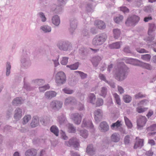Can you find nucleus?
<instances>
[{"label":"nucleus","instance_id":"0eeeda50","mask_svg":"<svg viewBox=\"0 0 156 156\" xmlns=\"http://www.w3.org/2000/svg\"><path fill=\"white\" fill-rule=\"evenodd\" d=\"M65 144L68 146H72L75 148H78L80 146L78 140L76 138L74 137H72L69 141H65Z\"/></svg>","mask_w":156,"mask_h":156},{"label":"nucleus","instance_id":"6ab92c4d","mask_svg":"<svg viewBox=\"0 0 156 156\" xmlns=\"http://www.w3.org/2000/svg\"><path fill=\"white\" fill-rule=\"evenodd\" d=\"M52 23L56 26H58L60 23V21L59 16L57 15H55L52 17Z\"/></svg>","mask_w":156,"mask_h":156},{"label":"nucleus","instance_id":"dca6fc26","mask_svg":"<svg viewBox=\"0 0 156 156\" xmlns=\"http://www.w3.org/2000/svg\"><path fill=\"white\" fill-rule=\"evenodd\" d=\"M95 149L94 148L92 144H89L87 146L86 152L88 154L92 156L95 154Z\"/></svg>","mask_w":156,"mask_h":156},{"label":"nucleus","instance_id":"7ed1b4c3","mask_svg":"<svg viewBox=\"0 0 156 156\" xmlns=\"http://www.w3.org/2000/svg\"><path fill=\"white\" fill-rule=\"evenodd\" d=\"M107 36L105 34L102 33L95 36L92 41V44L94 46L100 45L106 40Z\"/></svg>","mask_w":156,"mask_h":156},{"label":"nucleus","instance_id":"6e6552de","mask_svg":"<svg viewBox=\"0 0 156 156\" xmlns=\"http://www.w3.org/2000/svg\"><path fill=\"white\" fill-rule=\"evenodd\" d=\"M83 115L77 113L72 114L71 117L73 122L76 124L79 125L81 121Z\"/></svg>","mask_w":156,"mask_h":156},{"label":"nucleus","instance_id":"412c9836","mask_svg":"<svg viewBox=\"0 0 156 156\" xmlns=\"http://www.w3.org/2000/svg\"><path fill=\"white\" fill-rule=\"evenodd\" d=\"M148 36L145 37L144 40L146 41V42H152L155 38V35L152 33L148 32Z\"/></svg>","mask_w":156,"mask_h":156},{"label":"nucleus","instance_id":"f3484780","mask_svg":"<svg viewBox=\"0 0 156 156\" xmlns=\"http://www.w3.org/2000/svg\"><path fill=\"white\" fill-rule=\"evenodd\" d=\"M37 153V150L32 148L27 150L25 152V155L26 156H36Z\"/></svg>","mask_w":156,"mask_h":156},{"label":"nucleus","instance_id":"79ce46f5","mask_svg":"<svg viewBox=\"0 0 156 156\" xmlns=\"http://www.w3.org/2000/svg\"><path fill=\"white\" fill-rule=\"evenodd\" d=\"M31 116L30 115H27L25 116L23 119L22 124L25 125L27 123L30 119Z\"/></svg>","mask_w":156,"mask_h":156},{"label":"nucleus","instance_id":"c03bdc74","mask_svg":"<svg viewBox=\"0 0 156 156\" xmlns=\"http://www.w3.org/2000/svg\"><path fill=\"white\" fill-rule=\"evenodd\" d=\"M123 17L122 15H119L114 19V20L115 23L119 24L123 20Z\"/></svg>","mask_w":156,"mask_h":156},{"label":"nucleus","instance_id":"c756f323","mask_svg":"<svg viewBox=\"0 0 156 156\" xmlns=\"http://www.w3.org/2000/svg\"><path fill=\"white\" fill-rule=\"evenodd\" d=\"M121 121L119 120L113 123L111 126V128L112 129L114 128L118 129L119 127L122 126L121 123Z\"/></svg>","mask_w":156,"mask_h":156},{"label":"nucleus","instance_id":"2eb2a0df","mask_svg":"<svg viewBox=\"0 0 156 156\" xmlns=\"http://www.w3.org/2000/svg\"><path fill=\"white\" fill-rule=\"evenodd\" d=\"M81 126L83 127H89L90 128H93L94 127L93 124L90 121H87L85 119L83 120Z\"/></svg>","mask_w":156,"mask_h":156},{"label":"nucleus","instance_id":"1a4fd4ad","mask_svg":"<svg viewBox=\"0 0 156 156\" xmlns=\"http://www.w3.org/2000/svg\"><path fill=\"white\" fill-rule=\"evenodd\" d=\"M78 22L75 18H72L70 20V28L69 31L72 34L76 29L77 25Z\"/></svg>","mask_w":156,"mask_h":156},{"label":"nucleus","instance_id":"9b49d317","mask_svg":"<svg viewBox=\"0 0 156 156\" xmlns=\"http://www.w3.org/2000/svg\"><path fill=\"white\" fill-rule=\"evenodd\" d=\"M62 103V102L58 101H53L50 103V106L54 110H58L61 108Z\"/></svg>","mask_w":156,"mask_h":156},{"label":"nucleus","instance_id":"f257e3e1","mask_svg":"<svg viewBox=\"0 0 156 156\" xmlns=\"http://www.w3.org/2000/svg\"><path fill=\"white\" fill-rule=\"evenodd\" d=\"M129 72V68L123 62H121L117 65L114 76L117 80L121 81L127 77Z\"/></svg>","mask_w":156,"mask_h":156},{"label":"nucleus","instance_id":"4be33fe9","mask_svg":"<svg viewBox=\"0 0 156 156\" xmlns=\"http://www.w3.org/2000/svg\"><path fill=\"white\" fill-rule=\"evenodd\" d=\"M95 25H97L100 29H103L105 28L106 26L105 24L102 21L96 20L94 22Z\"/></svg>","mask_w":156,"mask_h":156},{"label":"nucleus","instance_id":"f704fd0d","mask_svg":"<svg viewBox=\"0 0 156 156\" xmlns=\"http://www.w3.org/2000/svg\"><path fill=\"white\" fill-rule=\"evenodd\" d=\"M78 82L77 79L75 77L70 79L69 80V84L71 86H74Z\"/></svg>","mask_w":156,"mask_h":156},{"label":"nucleus","instance_id":"9d476101","mask_svg":"<svg viewBox=\"0 0 156 156\" xmlns=\"http://www.w3.org/2000/svg\"><path fill=\"white\" fill-rule=\"evenodd\" d=\"M94 117L96 121L98 122L101 121L103 117V112L101 110L98 109L94 112Z\"/></svg>","mask_w":156,"mask_h":156},{"label":"nucleus","instance_id":"a211bd4d","mask_svg":"<svg viewBox=\"0 0 156 156\" xmlns=\"http://www.w3.org/2000/svg\"><path fill=\"white\" fill-rule=\"evenodd\" d=\"M57 94L56 93L53 91H49L46 92L45 93V98L48 99H51L55 97Z\"/></svg>","mask_w":156,"mask_h":156},{"label":"nucleus","instance_id":"a19ab883","mask_svg":"<svg viewBox=\"0 0 156 156\" xmlns=\"http://www.w3.org/2000/svg\"><path fill=\"white\" fill-rule=\"evenodd\" d=\"M68 131L69 132L74 133L76 132V128L73 124L69 123L68 125Z\"/></svg>","mask_w":156,"mask_h":156},{"label":"nucleus","instance_id":"2f4dec72","mask_svg":"<svg viewBox=\"0 0 156 156\" xmlns=\"http://www.w3.org/2000/svg\"><path fill=\"white\" fill-rule=\"evenodd\" d=\"M149 28L148 32L152 33L155 31L156 29V26L155 24L153 23H149Z\"/></svg>","mask_w":156,"mask_h":156},{"label":"nucleus","instance_id":"774afa93","mask_svg":"<svg viewBox=\"0 0 156 156\" xmlns=\"http://www.w3.org/2000/svg\"><path fill=\"white\" fill-rule=\"evenodd\" d=\"M147 129L149 131H153L156 130V124H154L147 127Z\"/></svg>","mask_w":156,"mask_h":156},{"label":"nucleus","instance_id":"5fc2aeb1","mask_svg":"<svg viewBox=\"0 0 156 156\" xmlns=\"http://www.w3.org/2000/svg\"><path fill=\"white\" fill-rule=\"evenodd\" d=\"M23 87L27 90L29 91L31 90L32 89L29 83L25 82H24Z\"/></svg>","mask_w":156,"mask_h":156},{"label":"nucleus","instance_id":"e2e57ef3","mask_svg":"<svg viewBox=\"0 0 156 156\" xmlns=\"http://www.w3.org/2000/svg\"><path fill=\"white\" fill-rule=\"evenodd\" d=\"M141 66L144 67L147 69L150 70L151 69V66L150 64L143 62Z\"/></svg>","mask_w":156,"mask_h":156},{"label":"nucleus","instance_id":"052dcab7","mask_svg":"<svg viewBox=\"0 0 156 156\" xmlns=\"http://www.w3.org/2000/svg\"><path fill=\"white\" fill-rule=\"evenodd\" d=\"M49 86L48 84L40 87L39 89L40 92H44L46 90L49 89Z\"/></svg>","mask_w":156,"mask_h":156},{"label":"nucleus","instance_id":"a18cd8bd","mask_svg":"<svg viewBox=\"0 0 156 156\" xmlns=\"http://www.w3.org/2000/svg\"><path fill=\"white\" fill-rule=\"evenodd\" d=\"M66 66L68 68H69L71 70H76L79 66V62H77L72 65H67Z\"/></svg>","mask_w":156,"mask_h":156},{"label":"nucleus","instance_id":"0e129e2a","mask_svg":"<svg viewBox=\"0 0 156 156\" xmlns=\"http://www.w3.org/2000/svg\"><path fill=\"white\" fill-rule=\"evenodd\" d=\"M68 59L69 58L67 57H63L62 60L61 62V63L62 65H66L68 62Z\"/></svg>","mask_w":156,"mask_h":156},{"label":"nucleus","instance_id":"58836bf2","mask_svg":"<svg viewBox=\"0 0 156 156\" xmlns=\"http://www.w3.org/2000/svg\"><path fill=\"white\" fill-rule=\"evenodd\" d=\"M114 37L115 39H118L120 34V31L119 29H114L113 30Z\"/></svg>","mask_w":156,"mask_h":156},{"label":"nucleus","instance_id":"8fccbe9b","mask_svg":"<svg viewBox=\"0 0 156 156\" xmlns=\"http://www.w3.org/2000/svg\"><path fill=\"white\" fill-rule=\"evenodd\" d=\"M82 35L83 37L89 38L90 36V34L88 30L87 29H84L82 31Z\"/></svg>","mask_w":156,"mask_h":156},{"label":"nucleus","instance_id":"680f3d73","mask_svg":"<svg viewBox=\"0 0 156 156\" xmlns=\"http://www.w3.org/2000/svg\"><path fill=\"white\" fill-rule=\"evenodd\" d=\"M75 72L78 73L81 77V78L82 79H85L87 77V74L83 72L79 71H75Z\"/></svg>","mask_w":156,"mask_h":156},{"label":"nucleus","instance_id":"69168bd1","mask_svg":"<svg viewBox=\"0 0 156 156\" xmlns=\"http://www.w3.org/2000/svg\"><path fill=\"white\" fill-rule=\"evenodd\" d=\"M86 51V50L85 49L81 48L80 49L79 53L81 55L85 56L87 55V53Z\"/></svg>","mask_w":156,"mask_h":156},{"label":"nucleus","instance_id":"423d86ee","mask_svg":"<svg viewBox=\"0 0 156 156\" xmlns=\"http://www.w3.org/2000/svg\"><path fill=\"white\" fill-rule=\"evenodd\" d=\"M147 121L146 118L144 116L139 115L137 117L136 123L138 129H141L144 127Z\"/></svg>","mask_w":156,"mask_h":156},{"label":"nucleus","instance_id":"473e14b6","mask_svg":"<svg viewBox=\"0 0 156 156\" xmlns=\"http://www.w3.org/2000/svg\"><path fill=\"white\" fill-rule=\"evenodd\" d=\"M50 131L55 134L56 136L58 135L59 130L58 127L55 126H52L50 128Z\"/></svg>","mask_w":156,"mask_h":156},{"label":"nucleus","instance_id":"4468645a","mask_svg":"<svg viewBox=\"0 0 156 156\" xmlns=\"http://www.w3.org/2000/svg\"><path fill=\"white\" fill-rule=\"evenodd\" d=\"M126 61L127 63H128L130 64L132 63L134 65L139 66H141L142 63L143 62H142L137 59L133 58H131L128 59V60H126Z\"/></svg>","mask_w":156,"mask_h":156},{"label":"nucleus","instance_id":"4d7b16f0","mask_svg":"<svg viewBox=\"0 0 156 156\" xmlns=\"http://www.w3.org/2000/svg\"><path fill=\"white\" fill-rule=\"evenodd\" d=\"M62 91L65 93L68 94H72L74 91L69 88L67 87L65 88L62 90Z\"/></svg>","mask_w":156,"mask_h":156},{"label":"nucleus","instance_id":"7c9ffc66","mask_svg":"<svg viewBox=\"0 0 156 156\" xmlns=\"http://www.w3.org/2000/svg\"><path fill=\"white\" fill-rule=\"evenodd\" d=\"M88 97L90 103L93 104H94L96 99V96L95 94L93 93H90L89 94Z\"/></svg>","mask_w":156,"mask_h":156},{"label":"nucleus","instance_id":"a878e982","mask_svg":"<svg viewBox=\"0 0 156 156\" xmlns=\"http://www.w3.org/2000/svg\"><path fill=\"white\" fill-rule=\"evenodd\" d=\"M111 139L112 141L115 142H117L120 139L119 135L117 133H114L111 136Z\"/></svg>","mask_w":156,"mask_h":156},{"label":"nucleus","instance_id":"bb28decb","mask_svg":"<svg viewBox=\"0 0 156 156\" xmlns=\"http://www.w3.org/2000/svg\"><path fill=\"white\" fill-rule=\"evenodd\" d=\"M143 139H140L137 140L134 146V148L136 149L138 147L141 148L143 146Z\"/></svg>","mask_w":156,"mask_h":156},{"label":"nucleus","instance_id":"338daca9","mask_svg":"<svg viewBox=\"0 0 156 156\" xmlns=\"http://www.w3.org/2000/svg\"><path fill=\"white\" fill-rule=\"evenodd\" d=\"M144 10L145 12H150L153 10L152 7L151 6H148L145 7Z\"/></svg>","mask_w":156,"mask_h":156},{"label":"nucleus","instance_id":"aec40b11","mask_svg":"<svg viewBox=\"0 0 156 156\" xmlns=\"http://www.w3.org/2000/svg\"><path fill=\"white\" fill-rule=\"evenodd\" d=\"M39 123V119L38 117L34 116L33 117L30 124L32 127L34 128L37 126Z\"/></svg>","mask_w":156,"mask_h":156},{"label":"nucleus","instance_id":"864d4df0","mask_svg":"<svg viewBox=\"0 0 156 156\" xmlns=\"http://www.w3.org/2000/svg\"><path fill=\"white\" fill-rule=\"evenodd\" d=\"M113 95L117 104L119 105H121V100L119 96L116 93L114 94Z\"/></svg>","mask_w":156,"mask_h":156},{"label":"nucleus","instance_id":"e433bc0d","mask_svg":"<svg viewBox=\"0 0 156 156\" xmlns=\"http://www.w3.org/2000/svg\"><path fill=\"white\" fill-rule=\"evenodd\" d=\"M78 130L80 131V134L81 136L85 138H87L88 136V133L87 130L85 129L80 130L79 128H78Z\"/></svg>","mask_w":156,"mask_h":156},{"label":"nucleus","instance_id":"ddd939ff","mask_svg":"<svg viewBox=\"0 0 156 156\" xmlns=\"http://www.w3.org/2000/svg\"><path fill=\"white\" fill-rule=\"evenodd\" d=\"M99 127L100 130L102 132L107 131L109 129V126L108 123L105 121L102 122L100 123Z\"/></svg>","mask_w":156,"mask_h":156},{"label":"nucleus","instance_id":"ea45409f","mask_svg":"<svg viewBox=\"0 0 156 156\" xmlns=\"http://www.w3.org/2000/svg\"><path fill=\"white\" fill-rule=\"evenodd\" d=\"M94 3V2H92L91 3H89L87 4L86 7V10L87 12H89L93 11V5Z\"/></svg>","mask_w":156,"mask_h":156},{"label":"nucleus","instance_id":"20e7f679","mask_svg":"<svg viewBox=\"0 0 156 156\" xmlns=\"http://www.w3.org/2000/svg\"><path fill=\"white\" fill-rule=\"evenodd\" d=\"M55 82L58 86H61L66 82V77L64 73L62 72H58L55 76Z\"/></svg>","mask_w":156,"mask_h":156},{"label":"nucleus","instance_id":"c9c22d12","mask_svg":"<svg viewBox=\"0 0 156 156\" xmlns=\"http://www.w3.org/2000/svg\"><path fill=\"white\" fill-rule=\"evenodd\" d=\"M32 82L38 86H40L44 83V81L42 79H38L32 80Z\"/></svg>","mask_w":156,"mask_h":156},{"label":"nucleus","instance_id":"09e8293b","mask_svg":"<svg viewBox=\"0 0 156 156\" xmlns=\"http://www.w3.org/2000/svg\"><path fill=\"white\" fill-rule=\"evenodd\" d=\"M124 101L126 103H129L132 100L131 97L128 95H125L123 97Z\"/></svg>","mask_w":156,"mask_h":156},{"label":"nucleus","instance_id":"f03ea898","mask_svg":"<svg viewBox=\"0 0 156 156\" xmlns=\"http://www.w3.org/2000/svg\"><path fill=\"white\" fill-rule=\"evenodd\" d=\"M56 45L59 50L65 51H70L72 48L71 43L67 41H59L57 42Z\"/></svg>","mask_w":156,"mask_h":156},{"label":"nucleus","instance_id":"6e6d98bb","mask_svg":"<svg viewBox=\"0 0 156 156\" xmlns=\"http://www.w3.org/2000/svg\"><path fill=\"white\" fill-rule=\"evenodd\" d=\"M123 51L126 53H132V51L130 47L128 46H126L123 48Z\"/></svg>","mask_w":156,"mask_h":156},{"label":"nucleus","instance_id":"39448f33","mask_svg":"<svg viewBox=\"0 0 156 156\" xmlns=\"http://www.w3.org/2000/svg\"><path fill=\"white\" fill-rule=\"evenodd\" d=\"M140 18L137 16L133 15L129 16L125 22V24L127 26H135L139 22Z\"/></svg>","mask_w":156,"mask_h":156},{"label":"nucleus","instance_id":"603ef678","mask_svg":"<svg viewBox=\"0 0 156 156\" xmlns=\"http://www.w3.org/2000/svg\"><path fill=\"white\" fill-rule=\"evenodd\" d=\"M107 93V88L105 87H103L101 88V92L100 94L101 95L104 97H105Z\"/></svg>","mask_w":156,"mask_h":156},{"label":"nucleus","instance_id":"b1692460","mask_svg":"<svg viewBox=\"0 0 156 156\" xmlns=\"http://www.w3.org/2000/svg\"><path fill=\"white\" fill-rule=\"evenodd\" d=\"M21 62L23 65L25 67L28 66L30 65V60L27 57H23L21 60Z\"/></svg>","mask_w":156,"mask_h":156},{"label":"nucleus","instance_id":"bf43d9fd","mask_svg":"<svg viewBox=\"0 0 156 156\" xmlns=\"http://www.w3.org/2000/svg\"><path fill=\"white\" fill-rule=\"evenodd\" d=\"M148 101L147 99H144L140 101L138 105L140 106H144L146 105L148 103Z\"/></svg>","mask_w":156,"mask_h":156},{"label":"nucleus","instance_id":"cd10ccee","mask_svg":"<svg viewBox=\"0 0 156 156\" xmlns=\"http://www.w3.org/2000/svg\"><path fill=\"white\" fill-rule=\"evenodd\" d=\"M22 103V101L21 98L17 97L13 100L12 104L14 106H17L21 105Z\"/></svg>","mask_w":156,"mask_h":156},{"label":"nucleus","instance_id":"5701e85b","mask_svg":"<svg viewBox=\"0 0 156 156\" xmlns=\"http://www.w3.org/2000/svg\"><path fill=\"white\" fill-rule=\"evenodd\" d=\"M14 117L16 119H19L22 116V110L19 108H17L15 111Z\"/></svg>","mask_w":156,"mask_h":156},{"label":"nucleus","instance_id":"37998d69","mask_svg":"<svg viewBox=\"0 0 156 156\" xmlns=\"http://www.w3.org/2000/svg\"><path fill=\"white\" fill-rule=\"evenodd\" d=\"M146 96V94H143L142 92H139L135 94L134 97L135 99H137L145 98Z\"/></svg>","mask_w":156,"mask_h":156},{"label":"nucleus","instance_id":"4c0bfd02","mask_svg":"<svg viewBox=\"0 0 156 156\" xmlns=\"http://www.w3.org/2000/svg\"><path fill=\"white\" fill-rule=\"evenodd\" d=\"M37 15L38 17L41 18L42 22H44L46 21L47 18L44 14L43 12H40Z\"/></svg>","mask_w":156,"mask_h":156},{"label":"nucleus","instance_id":"393cba45","mask_svg":"<svg viewBox=\"0 0 156 156\" xmlns=\"http://www.w3.org/2000/svg\"><path fill=\"white\" fill-rule=\"evenodd\" d=\"M121 42H116L109 45V47L111 49H118L120 47Z\"/></svg>","mask_w":156,"mask_h":156},{"label":"nucleus","instance_id":"f8f14e48","mask_svg":"<svg viewBox=\"0 0 156 156\" xmlns=\"http://www.w3.org/2000/svg\"><path fill=\"white\" fill-rule=\"evenodd\" d=\"M77 103V100L76 98L72 97H70L66 98L65 100L64 104L67 105H75Z\"/></svg>","mask_w":156,"mask_h":156},{"label":"nucleus","instance_id":"72a5a7b5","mask_svg":"<svg viewBox=\"0 0 156 156\" xmlns=\"http://www.w3.org/2000/svg\"><path fill=\"white\" fill-rule=\"evenodd\" d=\"M6 76H8L10 73V69L11 68V66L10 63L9 62H7L6 65Z\"/></svg>","mask_w":156,"mask_h":156},{"label":"nucleus","instance_id":"49530a36","mask_svg":"<svg viewBox=\"0 0 156 156\" xmlns=\"http://www.w3.org/2000/svg\"><path fill=\"white\" fill-rule=\"evenodd\" d=\"M124 118L125 123L126 126L129 128H131L132 127V124L131 122L129 119L126 116H125Z\"/></svg>","mask_w":156,"mask_h":156},{"label":"nucleus","instance_id":"de8ad7c7","mask_svg":"<svg viewBox=\"0 0 156 156\" xmlns=\"http://www.w3.org/2000/svg\"><path fill=\"white\" fill-rule=\"evenodd\" d=\"M52 11L54 12L56 14H59L62 10V8L60 5H58L56 6L55 9H51Z\"/></svg>","mask_w":156,"mask_h":156},{"label":"nucleus","instance_id":"c85d7f7f","mask_svg":"<svg viewBox=\"0 0 156 156\" xmlns=\"http://www.w3.org/2000/svg\"><path fill=\"white\" fill-rule=\"evenodd\" d=\"M41 30H42L44 33L50 32L51 31V27L47 25H44L41 27Z\"/></svg>","mask_w":156,"mask_h":156},{"label":"nucleus","instance_id":"13d9d810","mask_svg":"<svg viewBox=\"0 0 156 156\" xmlns=\"http://www.w3.org/2000/svg\"><path fill=\"white\" fill-rule=\"evenodd\" d=\"M103 104V100L101 98H98L96 101V105L97 106L99 107L102 106Z\"/></svg>","mask_w":156,"mask_h":156},{"label":"nucleus","instance_id":"3c124183","mask_svg":"<svg viewBox=\"0 0 156 156\" xmlns=\"http://www.w3.org/2000/svg\"><path fill=\"white\" fill-rule=\"evenodd\" d=\"M151 56L150 54H146L142 55L141 56V58L144 60L147 61H149L151 59Z\"/></svg>","mask_w":156,"mask_h":156}]
</instances>
